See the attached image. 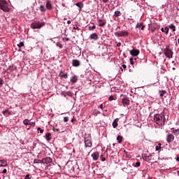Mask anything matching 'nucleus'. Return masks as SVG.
I'll return each instance as SVG.
<instances>
[{
	"instance_id": "obj_59",
	"label": "nucleus",
	"mask_w": 179,
	"mask_h": 179,
	"mask_svg": "<svg viewBox=\"0 0 179 179\" xmlns=\"http://www.w3.org/2000/svg\"><path fill=\"white\" fill-rule=\"evenodd\" d=\"M59 48H62V45H59Z\"/></svg>"
},
{
	"instance_id": "obj_18",
	"label": "nucleus",
	"mask_w": 179,
	"mask_h": 179,
	"mask_svg": "<svg viewBox=\"0 0 179 179\" xmlns=\"http://www.w3.org/2000/svg\"><path fill=\"white\" fill-rule=\"evenodd\" d=\"M118 121H120V119L118 118L114 120L112 124L113 128H117V127H118Z\"/></svg>"
},
{
	"instance_id": "obj_32",
	"label": "nucleus",
	"mask_w": 179,
	"mask_h": 179,
	"mask_svg": "<svg viewBox=\"0 0 179 179\" xmlns=\"http://www.w3.org/2000/svg\"><path fill=\"white\" fill-rule=\"evenodd\" d=\"M143 24V23H142V22L137 23L136 29H141V27H142Z\"/></svg>"
},
{
	"instance_id": "obj_57",
	"label": "nucleus",
	"mask_w": 179,
	"mask_h": 179,
	"mask_svg": "<svg viewBox=\"0 0 179 179\" xmlns=\"http://www.w3.org/2000/svg\"><path fill=\"white\" fill-rule=\"evenodd\" d=\"M75 121V119H71V122H73Z\"/></svg>"
},
{
	"instance_id": "obj_1",
	"label": "nucleus",
	"mask_w": 179,
	"mask_h": 179,
	"mask_svg": "<svg viewBox=\"0 0 179 179\" xmlns=\"http://www.w3.org/2000/svg\"><path fill=\"white\" fill-rule=\"evenodd\" d=\"M154 121L157 124H160L161 125H164V124L166 122V117H164V113L156 114L154 116Z\"/></svg>"
},
{
	"instance_id": "obj_38",
	"label": "nucleus",
	"mask_w": 179,
	"mask_h": 179,
	"mask_svg": "<svg viewBox=\"0 0 179 179\" xmlns=\"http://www.w3.org/2000/svg\"><path fill=\"white\" fill-rule=\"evenodd\" d=\"M2 86H3V80L0 78V88L2 87Z\"/></svg>"
},
{
	"instance_id": "obj_37",
	"label": "nucleus",
	"mask_w": 179,
	"mask_h": 179,
	"mask_svg": "<svg viewBox=\"0 0 179 179\" xmlns=\"http://www.w3.org/2000/svg\"><path fill=\"white\" fill-rule=\"evenodd\" d=\"M6 113H8V114H10V112H9V110H8V109L3 110V111L2 112V114H3V115H5V114H6Z\"/></svg>"
},
{
	"instance_id": "obj_42",
	"label": "nucleus",
	"mask_w": 179,
	"mask_h": 179,
	"mask_svg": "<svg viewBox=\"0 0 179 179\" xmlns=\"http://www.w3.org/2000/svg\"><path fill=\"white\" fill-rule=\"evenodd\" d=\"M109 100H110V101H113V100H114V96H113V95L110 96Z\"/></svg>"
},
{
	"instance_id": "obj_33",
	"label": "nucleus",
	"mask_w": 179,
	"mask_h": 179,
	"mask_svg": "<svg viewBox=\"0 0 179 179\" xmlns=\"http://www.w3.org/2000/svg\"><path fill=\"white\" fill-rule=\"evenodd\" d=\"M99 114H100V111H99V110H94L93 111V115H94L97 116V115H99Z\"/></svg>"
},
{
	"instance_id": "obj_2",
	"label": "nucleus",
	"mask_w": 179,
	"mask_h": 179,
	"mask_svg": "<svg viewBox=\"0 0 179 179\" xmlns=\"http://www.w3.org/2000/svg\"><path fill=\"white\" fill-rule=\"evenodd\" d=\"M142 158L148 163H150V162H153V163H157L158 158L155 157V153L150 154L149 155L146 154L142 155Z\"/></svg>"
},
{
	"instance_id": "obj_27",
	"label": "nucleus",
	"mask_w": 179,
	"mask_h": 179,
	"mask_svg": "<svg viewBox=\"0 0 179 179\" xmlns=\"http://www.w3.org/2000/svg\"><path fill=\"white\" fill-rule=\"evenodd\" d=\"M45 138H46V141H48V142H50V141H51V134H50V133H47L45 134Z\"/></svg>"
},
{
	"instance_id": "obj_44",
	"label": "nucleus",
	"mask_w": 179,
	"mask_h": 179,
	"mask_svg": "<svg viewBox=\"0 0 179 179\" xmlns=\"http://www.w3.org/2000/svg\"><path fill=\"white\" fill-rule=\"evenodd\" d=\"M74 30H80V28H79L78 26L76 25V27H73Z\"/></svg>"
},
{
	"instance_id": "obj_50",
	"label": "nucleus",
	"mask_w": 179,
	"mask_h": 179,
	"mask_svg": "<svg viewBox=\"0 0 179 179\" xmlns=\"http://www.w3.org/2000/svg\"><path fill=\"white\" fill-rule=\"evenodd\" d=\"M17 45H24V43L23 42H20V44H17Z\"/></svg>"
},
{
	"instance_id": "obj_14",
	"label": "nucleus",
	"mask_w": 179,
	"mask_h": 179,
	"mask_svg": "<svg viewBox=\"0 0 179 179\" xmlns=\"http://www.w3.org/2000/svg\"><path fill=\"white\" fill-rule=\"evenodd\" d=\"M72 64H73V66H76V67L80 66V62L78 59H73Z\"/></svg>"
},
{
	"instance_id": "obj_39",
	"label": "nucleus",
	"mask_w": 179,
	"mask_h": 179,
	"mask_svg": "<svg viewBox=\"0 0 179 179\" xmlns=\"http://www.w3.org/2000/svg\"><path fill=\"white\" fill-rule=\"evenodd\" d=\"M64 122H68V121H69V117H64Z\"/></svg>"
},
{
	"instance_id": "obj_58",
	"label": "nucleus",
	"mask_w": 179,
	"mask_h": 179,
	"mask_svg": "<svg viewBox=\"0 0 179 179\" xmlns=\"http://www.w3.org/2000/svg\"><path fill=\"white\" fill-rule=\"evenodd\" d=\"M117 45H121V43H117Z\"/></svg>"
},
{
	"instance_id": "obj_47",
	"label": "nucleus",
	"mask_w": 179,
	"mask_h": 179,
	"mask_svg": "<svg viewBox=\"0 0 179 179\" xmlns=\"http://www.w3.org/2000/svg\"><path fill=\"white\" fill-rule=\"evenodd\" d=\"M67 96H72V92H67Z\"/></svg>"
},
{
	"instance_id": "obj_30",
	"label": "nucleus",
	"mask_w": 179,
	"mask_h": 179,
	"mask_svg": "<svg viewBox=\"0 0 179 179\" xmlns=\"http://www.w3.org/2000/svg\"><path fill=\"white\" fill-rule=\"evenodd\" d=\"M162 149V143H159L158 145L155 147V150L157 152L158 150H160Z\"/></svg>"
},
{
	"instance_id": "obj_31",
	"label": "nucleus",
	"mask_w": 179,
	"mask_h": 179,
	"mask_svg": "<svg viewBox=\"0 0 179 179\" xmlns=\"http://www.w3.org/2000/svg\"><path fill=\"white\" fill-rule=\"evenodd\" d=\"M169 29H171L173 31H176V27L174 26V24H171L169 25Z\"/></svg>"
},
{
	"instance_id": "obj_48",
	"label": "nucleus",
	"mask_w": 179,
	"mask_h": 179,
	"mask_svg": "<svg viewBox=\"0 0 179 179\" xmlns=\"http://www.w3.org/2000/svg\"><path fill=\"white\" fill-rule=\"evenodd\" d=\"M22 47H23V45H18V51H21Z\"/></svg>"
},
{
	"instance_id": "obj_8",
	"label": "nucleus",
	"mask_w": 179,
	"mask_h": 179,
	"mask_svg": "<svg viewBox=\"0 0 179 179\" xmlns=\"http://www.w3.org/2000/svg\"><path fill=\"white\" fill-rule=\"evenodd\" d=\"M130 55H132V57H138L139 55V53L141 52L139 50L133 48L131 50H130Z\"/></svg>"
},
{
	"instance_id": "obj_24",
	"label": "nucleus",
	"mask_w": 179,
	"mask_h": 179,
	"mask_svg": "<svg viewBox=\"0 0 179 179\" xmlns=\"http://www.w3.org/2000/svg\"><path fill=\"white\" fill-rule=\"evenodd\" d=\"M91 24H92V26H89L88 27V30H94L96 29V24H94V23L93 22H90Z\"/></svg>"
},
{
	"instance_id": "obj_16",
	"label": "nucleus",
	"mask_w": 179,
	"mask_h": 179,
	"mask_svg": "<svg viewBox=\"0 0 179 179\" xmlns=\"http://www.w3.org/2000/svg\"><path fill=\"white\" fill-rule=\"evenodd\" d=\"M90 38L91 40H98L99 39V35H97L96 33H93L90 35Z\"/></svg>"
},
{
	"instance_id": "obj_4",
	"label": "nucleus",
	"mask_w": 179,
	"mask_h": 179,
	"mask_svg": "<svg viewBox=\"0 0 179 179\" xmlns=\"http://www.w3.org/2000/svg\"><path fill=\"white\" fill-rule=\"evenodd\" d=\"M0 9L3 12H10V8H9V3L6 0H0Z\"/></svg>"
},
{
	"instance_id": "obj_56",
	"label": "nucleus",
	"mask_w": 179,
	"mask_h": 179,
	"mask_svg": "<svg viewBox=\"0 0 179 179\" xmlns=\"http://www.w3.org/2000/svg\"><path fill=\"white\" fill-rule=\"evenodd\" d=\"M176 161H177V162H179V157H177Z\"/></svg>"
},
{
	"instance_id": "obj_35",
	"label": "nucleus",
	"mask_w": 179,
	"mask_h": 179,
	"mask_svg": "<svg viewBox=\"0 0 179 179\" xmlns=\"http://www.w3.org/2000/svg\"><path fill=\"white\" fill-rule=\"evenodd\" d=\"M23 124H25V125H29V119H25V120H24Z\"/></svg>"
},
{
	"instance_id": "obj_60",
	"label": "nucleus",
	"mask_w": 179,
	"mask_h": 179,
	"mask_svg": "<svg viewBox=\"0 0 179 179\" xmlns=\"http://www.w3.org/2000/svg\"><path fill=\"white\" fill-rule=\"evenodd\" d=\"M56 131L58 132V131H59V129H56Z\"/></svg>"
},
{
	"instance_id": "obj_29",
	"label": "nucleus",
	"mask_w": 179,
	"mask_h": 179,
	"mask_svg": "<svg viewBox=\"0 0 179 179\" xmlns=\"http://www.w3.org/2000/svg\"><path fill=\"white\" fill-rule=\"evenodd\" d=\"M159 93L160 97H163V96H164V94H166L167 92H166V90H162V91H159Z\"/></svg>"
},
{
	"instance_id": "obj_62",
	"label": "nucleus",
	"mask_w": 179,
	"mask_h": 179,
	"mask_svg": "<svg viewBox=\"0 0 179 179\" xmlns=\"http://www.w3.org/2000/svg\"><path fill=\"white\" fill-rule=\"evenodd\" d=\"M149 179H152V178H149Z\"/></svg>"
},
{
	"instance_id": "obj_61",
	"label": "nucleus",
	"mask_w": 179,
	"mask_h": 179,
	"mask_svg": "<svg viewBox=\"0 0 179 179\" xmlns=\"http://www.w3.org/2000/svg\"><path fill=\"white\" fill-rule=\"evenodd\" d=\"M64 20H66V18H64Z\"/></svg>"
},
{
	"instance_id": "obj_41",
	"label": "nucleus",
	"mask_w": 179,
	"mask_h": 179,
	"mask_svg": "<svg viewBox=\"0 0 179 179\" xmlns=\"http://www.w3.org/2000/svg\"><path fill=\"white\" fill-rule=\"evenodd\" d=\"M130 64H131V65H134V58H130Z\"/></svg>"
},
{
	"instance_id": "obj_21",
	"label": "nucleus",
	"mask_w": 179,
	"mask_h": 179,
	"mask_svg": "<svg viewBox=\"0 0 179 179\" xmlns=\"http://www.w3.org/2000/svg\"><path fill=\"white\" fill-rule=\"evenodd\" d=\"M46 9H48V10H51V9H52V5L48 1L46 3Z\"/></svg>"
},
{
	"instance_id": "obj_43",
	"label": "nucleus",
	"mask_w": 179,
	"mask_h": 179,
	"mask_svg": "<svg viewBox=\"0 0 179 179\" xmlns=\"http://www.w3.org/2000/svg\"><path fill=\"white\" fill-rule=\"evenodd\" d=\"M24 179H31V178H30V174L26 175Z\"/></svg>"
},
{
	"instance_id": "obj_7",
	"label": "nucleus",
	"mask_w": 179,
	"mask_h": 179,
	"mask_svg": "<svg viewBox=\"0 0 179 179\" xmlns=\"http://www.w3.org/2000/svg\"><path fill=\"white\" fill-rule=\"evenodd\" d=\"M114 34L116 37H128L129 33L127 31H120L115 32Z\"/></svg>"
},
{
	"instance_id": "obj_36",
	"label": "nucleus",
	"mask_w": 179,
	"mask_h": 179,
	"mask_svg": "<svg viewBox=\"0 0 179 179\" xmlns=\"http://www.w3.org/2000/svg\"><path fill=\"white\" fill-rule=\"evenodd\" d=\"M134 167H141V162H136V164H134Z\"/></svg>"
},
{
	"instance_id": "obj_15",
	"label": "nucleus",
	"mask_w": 179,
	"mask_h": 179,
	"mask_svg": "<svg viewBox=\"0 0 179 179\" xmlns=\"http://www.w3.org/2000/svg\"><path fill=\"white\" fill-rule=\"evenodd\" d=\"M59 78H64V79H68V73H64L63 71H61L59 74Z\"/></svg>"
},
{
	"instance_id": "obj_53",
	"label": "nucleus",
	"mask_w": 179,
	"mask_h": 179,
	"mask_svg": "<svg viewBox=\"0 0 179 179\" xmlns=\"http://www.w3.org/2000/svg\"><path fill=\"white\" fill-rule=\"evenodd\" d=\"M71 23H72V22L71 20L67 21V24H71Z\"/></svg>"
},
{
	"instance_id": "obj_20",
	"label": "nucleus",
	"mask_w": 179,
	"mask_h": 179,
	"mask_svg": "<svg viewBox=\"0 0 179 179\" xmlns=\"http://www.w3.org/2000/svg\"><path fill=\"white\" fill-rule=\"evenodd\" d=\"M172 130V134H174L175 136H178L179 135V129H174V128L171 129Z\"/></svg>"
},
{
	"instance_id": "obj_11",
	"label": "nucleus",
	"mask_w": 179,
	"mask_h": 179,
	"mask_svg": "<svg viewBox=\"0 0 179 179\" xmlns=\"http://www.w3.org/2000/svg\"><path fill=\"white\" fill-rule=\"evenodd\" d=\"M100 156V152H95L92 155V157L93 160H99V157Z\"/></svg>"
},
{
	"instance_id": "obj_6",
	"label": "nucleus",
	"mask_w": 179,
	"mask_h": 179,
	"mask_svg": "<svg viewBox=\"0 0 179 179\" xmlns=\"http://www.w3.org/2000/svg\"><path fill=\"white\" fill-rule=\"evenodd\" d=\"M45 26V22H33L31 24V27L32 29H41V27Z\"/></svg>"
},
{
	"instance_id": "obj_3",
	"label": "nucleus",
	"mask_w": 179,
	"mask_h": 179,
	"mask_svg": "<svg viewBox=\"0 0 179 179\" xmlns=\"http://www.w3.org/2000/svg\"><path fill=\"white\" fill-rule=\"evenodd\" d=\"M163 52L165 55V57H166V58H173V48H171V46L170 45H166L165 48H164L163 49Z\"/></svg>"
},
{
	"instance_id": "obj_45",
	"label": "nucleus",
	"mask_w": 179,
	"mask_h": 179,
	"mask_svg": "<svg viewBox=\"0 0 179 179\" xmlns=\"http://www.w3.org/2000/svg\"><path fill=\"white\" fill-rule=\"evenodd\" d=\"M29 125H31V127H32L34 125H34H36V122H29Z\"/></svg>"
},
{
	"instance_id": "obj_26",
	"label": "nucleus",
	"mask_w": 179,
	"mask_h": 179,
	"mask_svg": "<svg viewBox=\"0 0 179 179\" xmlns=\"http://www.w3.org/2000/svg\"><path fill=\"white\" fill-rule=\"evenodd\" d=\"M161 31L165 34H169V27H166L165 28H162Z\"/></svg>"
},
{
	"instance_id": "obj_54",
	"label": "nucleus",
	"mask_w": 179,
	"mask_h": 179,
	"mask_svg": "<svg viewBox=\"0 0 179 179\" xmlns=\"http://www.w3.org/2000/svg\"><path fill=\"white\" fill-rule=\"evenodd\" d=\"M141 27V30H144L145 29V26H143V24Z\"/></svg>"
},
{
	"instance_id": "obj_22",
	"label": "nucleus",
	"mask_w": 179,
	"mask_h": 179,
	"mask_svg": "<svg viewBox=\"0 0 179 179\" xmlns=\"http://www.w3.org/2000/svg\"><path fill=\"white\" fill-rule=\"evenodd\" d=\"M38 9L39 10H41V12L42 13H45L47 9L45 8V6H44L43 5H41L39 7H38Z\"/></svg>"
},
{
	"instance_id": "obj_13",
	"label": "nucleus",
	"mask_w": 179,
	"mask_h": 179,
	"mask_svg": "<svg viewBox=\"0 0 179 179\" xmlns=\"http://www.w3.org/2000/svg\"><path fill=\"white\" fill-rule=\"evenodd\" d=\"M99 27H104V26H106L107 22L106 21V20H99Z\"/></svg>"
},
{
	"instance_id": "obj_51",
	"label": "nucleus",
	"mask_w": 179,
	"mask_h": 179,
	"mask_svg": "<svg viewBox=\"0 0 179 179\" xmlns=\"http://www.w3.org/2000/svg\"><path fill=\"white\" fill-rule=\"evenodd\" d=\"M122 68H123L124 70L127 69V65L122 64Z\"/></svg>"
},
{
	"instance_id": "obj_52",
	"label": "nucleus",
	"mask_w": 179,
	"mask_h": 179,
	"mask_svg": "<svg viewBox=\"0 0 179 179\" xmlns=\"http://www.w3.org/2000/svg\"><path fill=\"white\" fill-rule=\"evenodd\" d=\"M102 1H103L104 3H107V2H108V0H102Z\"/></svg>"
},
{
	"instance_id": "obj_55",
	"label": "nucleus",
	"mask_w": 179,
	"mask_h": 179,
	"mask_svg": "<svg viewBox=\"0 0 179 179\" xmlns=\"http://www.w3.org/2000/svg\"><path fill=\"white\" fill-rule=\"evenodd\" d=\"M99 108H101V109L103 110V104H101V105L99 106Z\"/></svg>"
},
{
	"instance_id": "obj_9",
	"label": "nucleus",
	"mask_w": 179,
	"mask_h": 179,
	"mask_svg": "<svg viewBox=\"0 0 179 179\" xmlns=\"http://www.w3.org/2000/svg\"><path fill=\"white\" fill-rule=\"evenodd\" d=\"M173 141H174V135H173L172 134H168L166 136V142L168 143H171Z\"/></svg>"
},
{
	"instance_id": "obj_5",
	"label": "nucleus",
	"mask_w": 179,
	"mask_h": 179,
	"mask_svg": "<svg viewBox=\"0 0 179 179\" xmlns=\"http://www.w3.org/2000/svg\"><path fill=\"white\" fill-rule=\"evenodd\" d=\"M85 145L86 148H92V135L91 134H86L85 138Z\"/></svg>"
},
{
	"instance_id": "obj_19",
	"label": "nucleus",
	"mask_w": 179,
	"mask_h": 179,
	"mask_svg": "<svg viewBox=\"0 0 179 179\" xmlns=\"http://www.w3.org/2000/svg\"><path fill=\"white\" fill-rule=\"evenodd\" d=\"M70 82H71V83H76L78 82V76H73L71 77Z\"/></svg>"
},
{
	"instance_id": "obj_10",
	"label": "nucleus",
	"mask_w": 179,
	"mask_h": 179,
	"mask_svg": "<svg viewBox=\"0 0 179 179\" xmlns=\"http://www.w3.org/2000/svg\"><path fill=\"white\" fill-rule=\"evenodd\" d=\"M52 162V159L51 157H48L42 159L41 163H45L46 164H48V163H51Z\"/></svg>"
},
{
	"instance_id": "obj_46",
	"label": "nucleus",
	"mask_w": 179,
	"mask_h": 179,
	"mask_svg": "<svg viewBox=\"0 0 179 179\" xmlns=\"http://www.w3.org/2000/svg\"><path fill=\"white\" fill-rule=\"evenodd\" d=\"M101 158L102 162H106V157H103V155L101 156Z\"/></svg>"
},
{
	"instance_id": "obj_34",
	"label": "nucleus",
	"mask_w": 179,
	"mask_h": 179,
	"mask_svg": "<svg viewBox=\"0 0 179 179\" xmlns=\"http://www.w3.org/2000/svg\"><path fill=\"white\" fill-rule=\"evenodd\" d=\"M102 52H107V47L106 45L101 47Z\"/></svg>"
},
{
	"instance_id": "obj_49",
	"label": "nucleus",
	"mask_w": 179,
	"mask_h": 179,
	"mask_svg": "<svg viewBox=\"0 0 179 179\" xmlns=\"http://www.w3.org/2000/svg\"><path fill=\"white\" fill-rule=\"evenodd\" d=\"M7 172H8V170H6V169H3L2 171L3 174H6V173H7Z\"/></svg>"
},
{
	"instance_id": "obj_17",
	"label": "nucleus",
	"mask_w": 179,
	"mask_h": 179,
	"mask_svg": "<svg viewBox=\"0 0 179 179\" xmlns=\"http://www.w3.org/2000/svg\"><path fill=\"white\" fill-rule=\"evenodd\" d=\"M8 162L5 159H0V167H6Z\"/></svg>"
},
{
	"instance_id": "obj_23",
	"label": "nucleus",
	"mask_w": 179,
	"mask_h": 179,
	"mask_svg": "<svg viewBox=\"0 0 179 179\" xmlns=\"http://www.w3.org/2000/svg\"><path fill=\"white\" fill-rule=\"evenodd\" d=\"M75 5L79 8L80 10L83 8V3L82 2L76 3Z\"/></svg>"
},
{
	"instance_id": "obj_12",
	"label": "nucleus",
	"mask_w": 179,
	"mask_h": 179,
	"mask_svg": "<svg viewBox=\"0 0 179 179\" xmlns=\"http://www.w3.org/2000/svg\"><path fill=\"white\" fill-rule=\"evenodd\" d=\"M129 103H131V101H129L128 97H124L122 99V103L124 106H129Z\"/></svg>"
},
{
	"instance_id": "obj_40",
	"label": "nucleus",
	"mask_w": 179,
	"mask_h": 179,
	"mask_svg": "<svg viewBox=\"0 0 179 179\" xmlns=\"http://www.w3.org/2000/svg\"><path fill=\"white\" fill-rule=\"evenodd\" d=\"M37 131H39L40 134H43L44 132V129H41L40 127L37 129Z\"/></svg>"
},
{
	"instance_id": "obj_25",
	"label": "nucleus",
	"mask_w": 179,
	"mask_h": 179,
	"mask_svg": "<svg viewBox=\"0 0 179 179\" xmlns=\"http://www.w3.org/2000/svg\"><path fill=\"white\" fill-rule=\"evenodd\" d=\"M121 15H122V13H121V11L120 10L115 11V14H114L115 17H118L121 16Z\"/></svg>"
},
{
	"instance_id": "obj_28",
	"label": "nucleus",
	"mask_w": 179,
	"mask_h": 179,
	"mask_svg": "<svg viewBox=\"0 0 179 179\" xmlns=\"http://www.w3.org/2000/svg\"><path fill=\"white\" fill-rule=\"evenodd\" d=\"M122 139H123L122 136H118L117 137V141L118 143H122Z\"/></svg>"
}]
</instances>
